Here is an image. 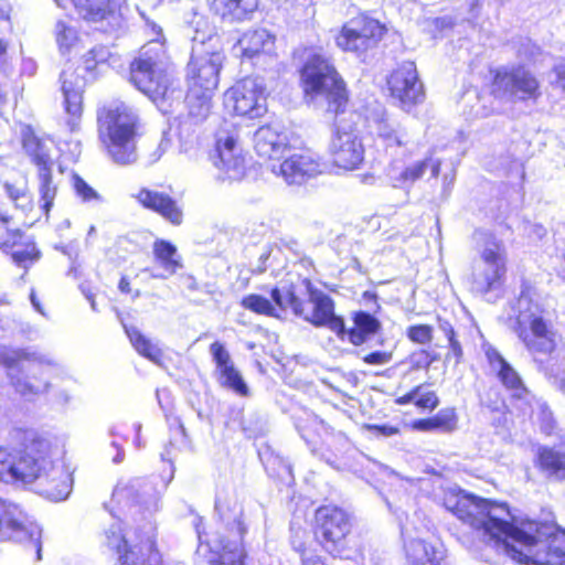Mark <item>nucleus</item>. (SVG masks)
<instances>
[{
  "label": "nucleus",
  "mask_w": 565,
  "mask_h": 565,
  "mask_svg": "<svg viewBox=\"0 0 565 565\" xmlns=\"http://www.w3.org/2000/svg\"><path fill=\"white\" fill-rule=\"evenodd\" d=\"M444 505L482 533L484 551L480 557L487 563H499L490 555L494 551L520 565H565V531L555 523L512 522L505 503L488 501L460 489L447 490Z\"/></svg>",
  "instance_id": "1"
},
{
  "label": "nucleus",
  "mask_w": 565,
  "mask_h": 565,
  "mask_svg": "<svg viewBox=\"0 0 565 565\" xmlns=\"http://www.w3.org/2000/svg\"><path fill=\"white\" fill-rule=\"evenodd\" d=\"M63 451L51 438L29 430L21 450L0 448V480L11 484L39 481L40 493L61 502L73 490V472L62 460Z\"/></svg>",
  "instance_id": "2"
},
{
  "label": "nucleus",
  "mask_w": 565,
  "mask_h": 565,
  "mask_svg": "<svg viewBox=\"0 0 565 565\" xmlns=\"http://www.w3.org/2000/svg\"><path fill=\"white\" fill-rule=\"evenodd\" d=\"M130 81L163 113L170 111L174 102L183 98V92L169 70L164 44L157 39L142 46L131 63Z\"/></svg>",
  "instance_id": "3"
},
{
  "label": "nucleus",
  "mask_w": 565,
  "mask_h": 565,
  "mask_svg": "<svg viewBox=\"0 0 565 565\" xmlns=\"http://www.w3.org/2000/svg\"><path fill=\"white\" fill-rule=\"evenodd\" d=\"M515 317L509 318L510 327L537 363L550 356L556 348V331L547 312L522 291L512 308Z\"/></svg>",
  "instance_id": "4"
},
{
  "label": "nucleus",
  "mask_w": 565,
  "mask_h": 565,
  "mask_svg": "<svg viewBox=\"0 0 565 565\" xmlns=\"http://www.w3.org/2000/svg\"><path fill=\"white\" fill-rule=\"evenodd\" d=\"M138 124L136 110L122 102H114L98 113L99 136L116 163L130 164L137 160Z\"/></svg>",
  "instance_id": "5"
},
{
  "label": "nucleus",
  "mask_w": 565,
  "mask_h": 565,
  "mask_svg": "<svg viewBox=\"0 0 565 565\" xmlns=\"http://www.w3.org/2000/svg\"><path fill=\"white\" fill-rule=\"evenodd\" d=\"M300 82L306 96L323 98L328 110L339 114L348 102L344 82L331 58L322 50H309L300 68Z\"/></svg>",
  "instance_id": "6"
},
{
  "label": "nucleus",
  "mask_w": 565,
  "mask_h": 565,
  "mask_svg": "<svg viewBox=\"0 0 565 565\" xmlns=\"http://www.w3.org/2000/svg\"><path fill=\"white\" fill-rule=\"evenodd\" d=\"M309 301L312 309H308L303 300H301L295 291L292 285L284 284L276 286L270 290V298L279 305V307H290V311L305 321L316 327H328L338 337L344 338L345 324L341 317L334 313L333 300L321 290L311 288L308 282Z\"/></svg>",
  "instance_id": "7"
},
{
  "label": "nucleus",
  "mask_w": 565,
  "mask_h": 565,
  "mask_svg": "<svg viewBox=\"0 0 565 565\" xmlns=\"http://www.w3.org/2000/svg\"><path fill=\"white\" fill-rule=\"evenodd\" d=\"M215 510L231 539L225 541L223 535L217 533L212 540L210 565H245L246 554L242 546V537L246 530L241 520L243 513L241 505L234 499L217 497Z\"/></svg>",
  "instance_id": "8"
},
{
  "label": "nucleus",
  "mask_w": 565,
  "mask_h": 565,
  "mask_svg": "<svg viewBox=\"0 0 565 565\" xmlns=\"http://www.w3.org/2000/svg\"><path fill=\"white\" fill-rule=\"evenodd\" d=\"M507 249L502 241L489 234L479 247L471 273V289L486 295L502 287L507 274Z\"/></svg>",
  "instance_id": "9"
},
{
  "label": "nucleus",
  "mask_w": 565,
  "mask_h": 565,
  "mask_svg": "<svg viewBox=\"0 0 565 565\" xmlns=\"http://www.w3.org/2000/svg\"><path fill=\"white\" fill-rule=\"evenodd\" d=\"M192 42V56L188 65L189 86L214 92L218 85V74L224 60L218 38L209 35L206 42L204 35L196 31Z\"/></svg>",
  "instance_id": "10"
},
{
  "label": "nucleus",
  "mask_w": 565,
  "mask_h": 565,
  "mask_svg": "<svg viewBox=\"0 0 565 565\" xmlns=\"http://www.w3.org/2000/svg\"><path fill=\"white\" fill-rule=\"evenodd\" d=\"M217 158L214 167L220 181H241L246 174L247 159L241 145L239 128L232 121H224L215 134Z\"/></svg>",
  "instance_id": "11"
},
{
  "label": "nucleus",
  "mask_w": 565,
  "mask_h": 565,
  "mask_svg": "<svg viewBox=\"0 0 565 565\" xmlns=\"http://www.w3.org/2000/svg\"><path fill=\"white\" fill-rule=\"evenodd\" d=\"M266 85L262 77H245L224 94L225 108L242 117L258 118L267 111Z\"/></svg>",
  "instance_id": "12"
},
{
  "label": "nucleus",
  "mask_w": 565,
  "mask_h": 565,
  "mask_svg": "<svg viewBox=\"0 0 565 565\" xmlns=\"http://www.w3.org/2000/svg\"><path fill=\"white\" fill-rule=\"evenodd\" d=\"M328 151L333 164L347 171L360 169L364 161L365 149L358 130L342 119L334 124Z\"/></svg>",
  "instance_id": "13"
},
{
  "label": "nucleus",
  "mask_w": 565,
  "mask_h": 565,
  "mask_svg": "<svg viewBox=\"0 0 565 565\" xmlns=\"http://www.w3.org/2000/svg\"><path fill=\"white\" fill-rule=\"evenodd\" d=\"M0 535L4 540L28 542L42 558L41 529L32 522L21 508L0 498Z\"/></svg>",
  "instance_id": "14"
},
{
  "label": "nucleus",
  "mask_w": 565,
  "mask_h": 565,
  "mask_svg": "<svg viewBox=\"0 0 565 565\" xmlns=\"http://www.w3.org/2000/svg\"><path fill=\"white\" fill-rule=\"evenodd\" d=\"M54 1L61 8H65L68 3H72L79 17L103 33L117 34L126 26L124 15L114 0Z\"/></svg>",
  "instance_id": "15"
},
{
  "label": "nucleus",
  "mask_w": 565,
  "mask_h": 565,
  "mask_svg": "<svg viewBox=\"0 0 565 565\" xmlns=\"http://www.w3.org/2000/svg\"><path fill=\"white\" fill-rule=\"evenodd\" d=\"M110 504L117 505L119 513L128 509L131 514H151L159 509V498L152 484L145 479L134 478L116 486Z\"/></svg>",
  "instance_id": "16"
},
{
  "label": "nucleus",
  "mask_w": 565,
  "mask_h": 565,
  "mask_svg": "<svg viewBox=\"0 0 565 565\" xmlns=\"http://www.w3.org/2000/svg\"><path fill=\"white\" fill-rule=\"evenodd\" d=\"M316 521L323 548L341 556L345 537L351 531L350 515L339 507L324 505L316 511Z\"/></svg>",
  "instance_id": "17"
},
{
  "label": "nucleus",
  "mask_w": 565,
  "mask_h": 565,
  "mask_svg": "<svg viewBox=\"0 0 565 565\" xmlns=\"http://www.w3.org/2000/svg\"><path fill=\"white\" fill-rule=\"evenodd\" d=\"M383 25L364 14L349 20L337 36V45L358 56L374 47L383 33Z\"/></svg>",
  "instance_id": "18"
},
{
  "label": "nucleus",
  "mask_w": 565,
  "mask_h": 565,
  "mask_svg": "<svg viewBox=\"0 0 565 565\" xmlns=\"http://www.w3.org/2000/svg\"><path fill=\"white\" fill-rule=\"evenodd\" d=\"M493 90L497 96L512 102L536 99L541 95L537 79L523 66L498 70Z\"/></svg>",
  "instance_id": "19"
},
{
  "label": "nucleus",
  "mask_w": 565,
  "mask_h": 565,
  "mask_svg": "<svg viewBox=\"0 0 565 565\" xmlns=\"http://www.w3.org/2000/svg\"><path fill=\"white\" fill-rule=\"evenodd\" d=\"M391 96L398 102V106L409 113L414 106L422 104L425 92L418 79L416 65L413 62L402 63L387 79Z\"/></svg>",
  "instance_id": "20"
},
{
  "label": "nucleus",
  "mask_w": 565,
  "mask_h": 565,
  "mask_svg": "<svg viewBox=\"0 0 565 565\" xmlns=\"http://www.w3.org/2000/svg\"><path fill=\"white\" fill-rule=\"evenodd\" d=\"M371 134L375 136L379 147L395 156L412 142V136L397 120L390 117L383 107H379L367 117Z\"/></svg>",
  "instance_id": "21"
},
{
  "label": "nucleus",
  "mask_w": 565,
  "mask_h": 565,
  "mask_svg": "<svg viewBox=\"0 0 565 565\" xmlns=\"http://www.w3.org/2000/svg\"><path fill=\"white\" fill-rule=\"evenodd\" d=\"M371 134L375 136L379 147L395 156L412 142V136L397 120L390 117L383 107H379L367 117Z\"/></svg>",
  "instance_id": "22"
},
{
  "label": "nucleus",
  "mask_w": 565,
  "mask_h": 565,
  "mask_svg": "<svg viewBox=\"0 0 565 565\" xmlns=\"http://www.w3.org/2000/svg\"><path fill=\"white\" fill-rule=\"evenodd\" d=\"M326 168L320 156L307 150L294 153L280 163H273L270 170L288 184H302L308 179L323 173Z\"/></svg>",
  "instance_id": "23"
},
{
  "label": "nucleus",
  "mask_w": 565,
  "mask_h": 565,
  "mask_svg": "<svg viewBox=\"0 0 565 565\" xmlns=\"http://www.w3.org/2000/svg\"><path fill=\"white\" fill-rule=\"evenodd\" d=\"M62 93L64 96V108L68 118L66 125L70 131L74 132L79 129L82 117L83 92L86 78L78 74L77 70L67 66L61 74Z\"/></svg>",
  "instance_id": "24"
},
{
  "label": "nucleus",
  "mask_w": 565,
  "mask_h": 565,
  "mask_svg": "<svg viewBox=\"0 0 565 565\" xmlns=\"http://www.w3.org/2000/svg\"><path fill=\"white\" fill-rule=\"evenodd\" d=\"M428 170L431 177L437 178L440 171V162L433 158H425L402 167L393 161L386 168V177L393 188L408 191Z\"/></svg>",
  "instance_id": "25"
},
{
  "label": "nucleus",
  "mask_w": 565,
  "mask_h": 565,
  "mask_svg": "<svg viewBox=\"0 0 565 565\" xmlns=\"http://www.w3.org/2000/svg\"><path fill=\"white\" fill-rule=\"evenodd\" d=\"M243 56L254 61L258 66L276 64V56L273 54L274 36L265 29H258L246 32L238 41Z\"/></svg>",
  "instance_id": "26"
},
{
  "label": "nucleus",
  "mask_w": 565,
  "mask_h": 565,
  "mask_svg": "<svg viewBox=\"0 0 565 565\" xmlns=\"http://www.w3.org/2000/svg\"><path fill=\"white\" fill-rule=\"evenodd\" d=\"M288 146L287 134L277 125L262 126L254 134V148L259 157L279 160Z\"/></svg>",
  "instance_id": "27"
},
{
  "label": "nucleus",
  "mask_w": 565,
  "mask_h": 565,
  "mask_svg": "<svg viewBox=\"0 0 565 565\" xmlns=\"http://www.w3.org/2000/svg\"><path fill=\"white\" fill-rule=\"evenodd\" d=\"M210 352L216 363L221 385L231 388L241 396H246L248 387L241 373L235 369L231 355L224 345L220 342H214L210 345Z\"/></svg>",
  "instance_id": "28"
},
{
  "label": "nucleus",
  "mask_w": 565,
  "mask_h": 565,
  "mask_svg": "<svg viewBox=\"0 0 565 565\" xmlns=\"http://www.w3.org/2000/svg\"><path fill=\"white\" fill-rule=\"evenodd\" d=\"M22 146L30 161L36 167L38 172L53 170L55 159L52 140L41 139L32 131H28L23 134Z\"/></svg>",
  "instance_id": "29"
},
{
  "label": "nucleus",
  "mask_w": 565,
  "mask_h": 565,
  "mask_svg": "<svg viewBox=\"0 0 565 565\" xmlns=\"http://www.w3.org/2000/svg\"><path fill=\"white\" fill-rule=\"evenodd\" d=\"M137 201L146 209L152 210L172 224L182 222V212L175 201L168 194L154 190L141 189L136 195Z\"/></svg>",
  "instance_id": "30"
},
{
  "label": "nucleus",
  "mask_w": 565,
  "mask_h": 565,
  "mask_svg": "<svg viewBox=\"0 0 565 565\" xmlns=\"http://www.w3.org/2000/svg\"><path fill=\"white\" fill-rule=\"evenodd\" d=\"M407 565H447L443 550L419 540L405 541Z\"/></svg>",
  "instance_id": "31"
},
{
  "label": "nucleus",
  "mask_w": 565,
  "mask_h": 565,
  "mask_svg": "<svg viewBox=\"0 0 565 565\" xmlns=\"http://www.w3.org/2000/svg\"><path fill=\"white\" fill-rule=\"evenodd\" d=\"M539 468L550 478L565 480V436L557 447H541L536 455Z\"/></svg>",
  "instance_id": "32"
},
{
  "label": "nucleus",
  "mask_w": 565,
  "mask_h": 565,
  "mask_svg": "<svg viewBox=\"0 0 565 565\" xmlns=\"http://www.w3.org/2000/svg\"><path fill=\"white\" fill-rule=\"evenodd\" d=\"M119 561L120 565H161V556L149 533L138 545L130 546Z\"/></svg>",
  "instance_id": "33"
},
{
  "label": "nucleus",
  "mask_w": 565,
  "mask_h": 565,
  "mask_svg": "<svg viewBox=\"0 0 565 565\" xmlns=\"http://www.w3.org/2000/svg\"><path fill=\"white\" fill-rule=\"evenodd\" d=\"M212 11L231 21L245 20L257 8V0H207Z\"/></svg>",
  "instance_id": "34"
},
{
  "label": "nucleus",
  "mask_w": 565,
  "mask_h": 565,
  "mask_svg": "<svg viewBox=\"0 0 565 565\" xmlns=\"http://www.w3.org/2000/svg\"><path fill=\"white\" fill-rule=\"evenodd\" d=\"M354 326L351 329L345 328L344 337L354 345H361L381 329V322L373 315L359 311L353 317Z\"/></svg>",
  "instance_id": "35"
},
{
  "label": "nucleus",
  "mask_w": 565,
  "mask_h": 565,
  "mask_svg": "<svg viewBox=\"0 0 565 565\" xmlns=\"http://www.w3.org/2000/svg\"><path fill=\"white\" fill-rule=\"evenodd\" d=\"M213 94L214 92L199 89L198 86H189L185 102L189 109V116L195 122H201L209 117L212 109Z\"/></svg>",
  "instance_id": "36"
},
{
  "label": "nucleus",
  "mask_w": 565,
  "mask_h": 565,
  "mask_svg": "<svg viewBox=\"0 0 565 565\" xmlns=\"http://www.w3.org/2000/svg\"><path fill=\"white\" fill-rule=\"evenodd\" d=\"M114 508L110 509V513L114 518L120 519L114 511ZM103 544L110 551L119 554V557L122 556L127 551H129L130 546L135 544L130 542V539L127 537V534L122 531V524L120 520L114 521L103 534Z\"/></svg>",
  "instance_id": "37"
},
{
  "label": "nucleus",
  "mask_w": 565,
  "mask_h": 565,
  "mask_svg": "<svg viewBox=\"0 0 565 565\" xmlns=\"http://www.w3.org/2000/svg\"><path fill=\"white\" fill-rule=\"evenodd\" d=\"M241 305L257 315H263L266 317L280 319L282 313H286L287 310H290V307H279L277 302L273 299L269 300L264 296L250 294L245 296Z\"/></svg>",
  "instance_id": "38"
},
{
  "label": "nucleus",
  "mask_w": 565,
  "mask_h": 565,
  "mask_svg": "<svg viewBox=\"0 0 565 565\" xmlns=\"http://www.w3.org/2000/svg\"><path fill=\"white\" fill-rule=\"evenodd\" d=\"M153 254L160 266L168 275H173L181 268V257L177 247L170 242L158 239L153 244Z\"/></svg>",
  "instance_id": "39"
},
{
  "label": "nucleus",
  "mask_w": 565,
  "mask_h": 565,
  "mask_svg": "<svg viewBox=\"0 0 565 565\" xmlns=\"http://www.w3.org/2000/svg\"><path fill=\"white\" fill-rule=\"evenodd\" d=\"M126 333H127L131 344L134 345V348L140 355L147 358L148 360H150L157 364L160 363V360L162 358V352L156 343H153L149 339H147L136 328H130V329L126 328Z\"/></svg>",
  "instance_id": "40"
},
{
  "label": "nucleus",
  "mask_w": 565,
  "mask_h": 565,
  "mask_svg": "<svg viewBox=\"0 0 565 565\" xmlns=\"http://www.w3.org/2000/svg\"><path fill=\"white\" fill-rule=\"evenodd\" d=\"M115 58L109 49L105 45H95L83 55V67L94 77V72L111 63Z\"/></svg>",
  "instance_id": "41"
},
{
  "label": "nucleus",
  "mask_w": 565,
  "mask_h": 565,
  "mask_svg": "<svg viewBox=\"0 0 565 565\" xmlns=\"http://www.w3.org/2000/svg\"><path fill=\"white\" fill-rule=\"evenodd\" d=\"M38 183L39 203L45 214H49L57 192V188L52 180V171L38 172Z\"/></svg>",
  "instance_id": "42"
},
{
  "label": "nucleus",
  "mask_w": 565,
  "mask_h": 565,
  "mask_svg": "<svg viewBox=\"0 0 565 565\" xmlns=\"http://www.w3.org/2000/svg\"><path fill=\"white\" fill-rule=\"evenodd\" d=\"M60 50H70L77 41L78 34L71 20H58L54 28Z\"/></svg>",
  "instance_id": "43"
},
{
  "label": "nucleus",
  "mask_w": 565,
  "mask_h": 565,
  "mask_svg": "<svg viewBox=\"0 0 565 565\" xmlns=\"http://www.w3.org/2000/svg\"><path fill=\"white\" fill-rule=\"evenodd\" d=\"M436 329H437V331L443 333L444 339L448 343V347H449L448 355H452L456 360V363H458L462 356V348L456 337V332L454 330L452 324L448 320L438 317Z\"/></svg>",
  "instance_id": "44"
},
{
  "label": "nucleus",
  "mask_w": 565,
  "mask_h": 565,
  "mask_svg": "<svg viewBox=\"0 0 565 565\" xmlns=\"http://www.w3.org/2000/svg\"><path fill=\"white\" fill-rule=\"evenodd\" d=\"M495 373L507 388L516 392L524 390L523 382L519 373L510 365V363L507 362L503 364L502 367L495 371Z\"/></svg>",
  "instance_id": "45"
},
{
  "label": "nucleus",
  "mask_w": 565,
  "mask_h": 565,
  "mask_svg": "<svg viewBox=\"0 0 565 565\" xmlns=\"http://www.w3.org/2000/svg\"><path fill=\"white\" fill-rule=\"evenodd\" d=\"M435 328L428 324H414L407 328V338L417 344H428L433 340Z\"/></svg>",
  "instance_id": "46"
},
{
  "label": "nucleus",
  "mask_w": 565,
  "mask_h": 565,
  "mask_svg": "<svg viewBox=\"0 0 565 565\" xmlns=\"http://www.w3.org/2000/svg\"><path fill=\"white\" fill-rule=\"evenodd\" d=\"M9 220L10 216L0 213V221L2 222L0 225V248L2 249L14 247L18 241L21 238L20 231H11L6 226Z\"/></svg>",
  "instance_id": "47"
},
{
  "label": "nucleus",
  "mask_w": 565,
  "mask_h": 565,
  "mask_svg": "<svg viewBox=\"0 0 565 565\" xmlns=\"http://www.w3.org/2000/svg\"><path fill=\"white\" fill-rule=\"evenodd\" d=\"M4 190L9 199L21 209H28L31 205V198L25 186H17L9 182L4 183Z\"/></svg>",
  "instance_id": "48"
},
{
  "label": "nucleus",
  "mask_w": 565,
  "mask_h": 565,
  "mask_svg": "<svg viewBox=\"0 0 565 565\" xmlns=\"http://www.w3.org/2000/svg\"><path fill=\"white\" fill-rule=\"evenodd\" d=\"M170 147V140L163 135L159 141L148 145L145 159L148 164H153L161 159Z\"/></svg>",
  "instance_id": "49"
},
{
  "label": "nucleus",
  "mask_w": 565,
  "mask_h": 565,
  "mask_svg": "<svg viewBox=\"0 0 565 565\" xmlns=\"http://www.w3.org/2000/svg\"><path fill=\"white\" fill-rule=\"evenodd\" d=\"M434 420L439 430L452 431L457 426V416L454 408H444L439 411L435 416Z\"/></svg>",
  "instance_id": "50"
},
{
  "label": "nucleus",
  "mask_w": 565,
  "mask_h": 565,
  "mask_svg": "<svg viewBox=\"0 0 565 565\" xmlns=\"http://www.w3.org/2000/svg\"><path fill=\"white\" fill-rule=\"evenodd\" d=\"M482 351L487 358V361L492 371H497L502 367L508 361L501 355V353L489 342L482 344Z\"/></svg>",
  "instance_id": "51"
},
{
  "label": "nucleus",
  "mask_w": 565,
  "mask_h": 565,
  "mask_svg": "<svg viewBox=\"0 0 565 565\" xmlns=\"http://www.w3.org/2000/svg\"><path fill=\"white\" fill-rule=\"evenodd\" d=\"M74 189L84 202L99 199L98 193L78 175H74Z\"/></svg>",
  "instance_id": "52"
},
{
  "label": "nucleus",
  "mask_w": 565,
  "mask_h": 565,
  "mask_svg": "<svg viewBox=\"0 0 565 565\" xmlns=\"http://www.w3.org/2000/svg\"><path fill=\"white\" fill-rule=\"evenodd\" d=\"M393 360V351L377 350L366 353L362 356V361L370 365H385Z\"/></svg>",
  "instance_id": "53"
},
{
  "label": "nucleus",
  "mask_w": 565,
  "mask_h": 565,
  "mask_svg": "<svg viewBox=\"0 0 565 565\" xmlns=\"http://www.w3.org/2000/svg\"><path fill=\"white\" fill-rule=\"evenodd\" d=\"M49 387V382L43 380L36 384H31L26 381L18 380L17 381V392L23 396H28L30 394H39L45 392Z\"/></svg>",
  "instance_id": "54"
},
{
  "label": "nucleus",
  "mask_w": 565,
  "mask_h": 565,
  "mask_svg": "<svg viewBox=\"0 0 565 565\" xmlns=\"http://www.w3.org/2000/svg\"><path fill=\"white\" fill-rule=\"evenodd\" d=\"M439 399L435 392L424 390L422 386L420 393L415 397V405L419 408L434 409L437 407Z\"/></svg>",
  "instance_id": "55"
},
{
  "label": "nucleus",
  "mask_w": 565,
  "mask_h": 565,
  "mask_svg": "<svg viewBox=\"0 0 565 565\" xmlns=\"http://www.w3.org/2000/svg\"><path fill=\"white\" fill-rule=\"evenodd\" d=\"M39 250L36 249L35 245L33 243L26 245L24 249H18L12 254V257L15 263L22 264L26 260H35L39 258Z\"/></svg>",
  "instance_id": "56"
},
{
  "label": "nucleus",
  "mask_w": 565,
  "mask_h": 565,
  "mask_svg": "<svg viewBox=\"0 0 565 565\" xmlns=\"http://www.w3.org/2000/svg\"><path fill=\"white\" fill-rule=\"evenodd\" d=\"M413 427L415 429L422 430V431H430V430L438 429V427L434 420V417L426 418V419H417L413 423Z\"/></svg>",
  "instance_id": "57"
},
{
  "label": "nucleus",
  "mask_w": 565,
  "mask_h": 565,
  "mask_svg": "<svg viewBox=\"0 0 565 565\" xmlns=\"http://www.w3.org/2000/svg\"><path fill=\"white\" fill-rule=\"evenodd\" d=\"M411 363L413 367L420 369L429 365L428 355L426 351L415 353L411 356Z\"/></svg>",
  "instance_id": "58"
},
{
  "label": "nucleus",
  "mask_w": 565,
  "mask_h": 565,
  "mask_svg": "<svg viewBox=\"0 0 565 565\" xmlns=\"http://www.w3.org/2000/svg\"><path fill=\"white\" fill-rule=\"evenodd\" d=\"M555 83L565 90V61L554 67Z\"/></svg>",
  "instance_id": "59"
},
{
  "label": "nucleus",
  "mask_w": 565,
  "mask_h": 565,
  "mask_svg": "<svg viewBox=\"0 0 565 565\" xmlns=\"http://www.w3.org/2000/svg\"><path fill=\"white\" fill-rule=\"evenodd\" d=\"M420 390H422L420 385L415 387L414 390H412L407 394L398 397L396 399V403L399 404V405H406V404H409V403H414L415 404V397L418 395V393H420Z\"/></svg>",
  "instance_id": "60"
},
{
  "label": "nucleus",
  "mask_w": 565,
  "mask_h": 565,
  "mask_svg": "<svg viewBox=\"0 0 565 565\" xmlns=\"http://www.w3.org/2000/svg\"><path fill=\"white\" fill-rule=\"evenodd\" d=\"M302 565H326L321 558L317 555H306L302 553L301 555Z\"/></svg>",
  "instance_id": "61"
},
{
  "label": "nucleus",
  "mask_w": 565,
  "mask_h": 565,
  "mask_svg": "<svg viewBox=\"0 0 565 565\" xmlns=\"http://www.w3.org/2000/svg\"><path fill=\"white\" fill-rule=\"evenodd\" d=\"M375 429L380 431L381 435L386 437L396 435L398 433L396 427L390 425L375 426Z\"/></svg>",
  "instance_id": "62"
},
{
  "label": "nucleus",
  "mask_w": 565,
  "mask_h": 565,
  "mask_svg": "<svg viewBox=\"0 0 565 565\" xmlns=\"http://www.w3.org/2000/svg\"><path fill=\"white\" fill-rule=\"evenodd\" d=\"M111 447H114L117 450L116 456L113 458V462L114 463L122 462L124 458H125L124 449L116 441L111 443Z\"/></svg>",
  "instance_id": "63"
},
{
  "label": "nucleus",
  "mask_w": 565,
  "mask_h": 565,
  "mask_svg": "<svg viewBox=\"0 0 565 565\" xmlns=\"http://www.w3.org/2000/svg\"><path fill=\"white\" fill-rule=\"evenodd\" d=\"M30 300H31V303H32L33 308H34L39 313H41L42 316H44V315H45V313H44V310H43V308H42V306H41V303H40V301H39V299H38V297H36L35 292H34V290H32V291H31V294H30Z\"/></svg>",
  "instance_id": "64"
}]
</instances>
